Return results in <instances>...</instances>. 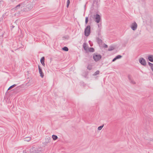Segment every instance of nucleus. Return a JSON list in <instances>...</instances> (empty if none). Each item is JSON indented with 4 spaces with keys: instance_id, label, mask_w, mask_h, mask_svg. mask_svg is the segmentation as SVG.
<instances>
[{
    "instance_id": "f257e3e1",
    "label": "nucleus",
    "mask_w": 153,
    "mask_h": 153,
    "mask_svg": "<svg viewBox=\"0 0 153 153\" xmlns=\"http://www.w3.org/2000/svg\"><path fill=\"white\" fill-rule=\"evenodd\" d=\"M24 3V8L22 10L23 12H27L33 8V5L30 1H26L22 2Z\"/></svg>"
},
{
    "instance_id": "f03ea898",
    "label": "nucleus",
    "mask_w": 153,
    "mask_h": 153,
    "mask_svg": "<svg viewBox=\"0 0 153 153\" xmlns=\"http://www.w3.org/2000/svg\"><path fill=\"white\" fill-rule=\"evenodd\" d=\"M42 151L41 148L35 146H32L30 149V153H41Z\"/></svg>"
},
{
    "instance_id": "7ed1b4c3",
    "label": "nucleus",
    "mask_w": 153,
    "mask_h": 153,
    "mask_svg": "<svg viewBox=\"0 0 153 153\" xmlns=\"http://www.w3.org/2000/svg\"><path fill=\"white\" fill-rule=\"evenodd\" d=\"M85 35L86 36H88L91 33V27L88 25L85 28L84 31Z\"/></svg>"
},
{
    "instance_id": "20e7f679",
    "label": "nucleus",
    "mask_w": 153,
    "mask_h": 153,
    "mask_svg": "<svg viewBox=\"0 0 153 153\" xmlns=\"http://www.w3.org/2000/svg\"><path fill=\"white\" fill-rule=\"evenodd\" d=\"M101 57L102 56L100 54H97L96 53L94 54L93 58L96 62H97L101 58Z\"/></svg>"
},
{
    "instance_id": "39448f33",
    "label": "nucleus",
    "mask_w": 153,
    "mask_h": 153,
    "mask_svg": "<svg viewBox=\"0 0 153 153\" xmlns=\"http://www.w3.org/2000/svg\"><path fill=\"white\" fill-rule=\"evenodd\" d=\"M94 16L95 18V22L97 23L100 22L101 20V16L98 14H96V15H94Z\"/></svg>"
},
{
    "instance_id": "423d86ee",
    "label": "nucleus",
    "mask_w": 153,
    "mask_h": 153,
    "mask_svg": "<svg viewBox=\"0 0 153 153\" xmlns=\"http://www.w3.org/2000/svg\"><path fill=\"white\" fill-rule=\"evenodd\" d=\"M137 25L135 22H133L131 24V27L132 30L134 31L136 30L137 29Z\"/></svg>"
},
{
    "instance_id": "0eeeda50",
    "label": "nucleus",
    "mask_w": 153,
    "mask_h": 153,
    "mask_svg": "<svg viewBox=\"0 0 153 153\" xmlns=\"http://www.w3.org/2000/svg\"><path fill=\"white\" fill-rule=\"evenodd\" d=\"M139 62L143 65L146 66V60L143 58H140L139 59Z\"/></svg>"
},
{
    "instance_id": "6e6552de",
    "label": "nucleus",
    "mask_w": 153,
    "mask_h": 153,
    "mask_svg": "<svg viewBox=\"0 0 153 153\" xmlns=\"http://www.w3.org/2000/svg\"><path fill=\"white\" fill-rule=\"evenodd\" d=\"M24 3H21L17 5L15 8H13V9H14L15 10H17L19 9L22 8L23 7V6H24Z\"/></svg>"
},
{
    "instance_id": "1a4fd4ad",
    "label": "nucleus",
    "mask_w": 153,
    "mask_h": 153,
    "mask_svg": "<svg viewBox=\"0 0 153 153\" xmlns=\"http://www.w3.org/2000/svg\"><path fill=\"white\" fill-rule=\"evenodd\" d=\"M38 69L39 72L40 74V76L42 78L44 76V74L42 72V69L39 65H38Z\"/></svg>"
},
{
    "instance_id": "9d476101",
    "label": "nucleus",
    "mask_w": 153,
    "mask_h": 153,
    "mask_svg": "<svg viewBox=\"0 0 153 153\" xmlns=\"http://www.w3.org/2000/svg\"><path fill=\"white\" fill-rule=\"evenodd\" d=\"M45 59V57L44 56L42 57L40 59L41 63L43 66H45V64L44 62Z\"/></svg>"
},
{
    "instance_id": "9b49d317",
    "label": "nucleus",
    "mask_w": 153,
    "mask_h": 153,
    "mask_svg": "<svg viewBox=\"0 0 153 153\" xmlns=\"http://www.w3.org/2000/svg\"><path fill=\"white\" fill-rule=\"evenodd\" d=\"M148 59L150 62H153V55H149L148 56Z\"/></svg>"
},
{
    "instance_id": "f8f14e48",
    "label": "nucleus",
    "mask_w": 153,
    "mask_h": 153,
    "mask_svg": "<svg viewBox=\"0 0 153 153\" xmlns=\"http://www.w3.org/2000/svg\"><path fill=\"white\" fill-rule=\"evenodd\" d=\"M4 2L3 1H0V9L4 7Z\"/></svg>"
},
{
    "instance_id": "ddd939ff",
    "label": "nucleus",
    "mask_w": 153,
    "mask_h": 153,
    "mask_svg": "<svg viewBox=\"0 0 153 153\" xmlns=\"http://www.w3.org/2000/svg\"><path fill=\"white\" fill-rule=\"evenodd\" d=\"M51 138L50 137H48L45 139V140L46 142H45V143H48L50 142L51 141Z\"/></svg>"
},
{
    "instance_id": "4468645a",
    "label": "nucleus",
    "mask_w": 153,
    "mask_h": 153,
    "mask_svg": "<svg viewBox=\"0 0 153 153\" xmlns=\"http://www.w3.org/2000/svg\"><path fill=\"white\" fill-rule=\"evenodd\" d=\"M97 42L98 43L100 44H101L102 42V40L99 38L97 39Z\"/></svg>"
},
{
    "instance_id": "2eb2a0df",
    "label": "nucleus",
    "mask_w": 153,
    "mask_h": 153,
    "mask_svg": "<svg viewBox=\"0 0 153 153\" xmlns=\"http://www.w3.org/2000/svg\"><path fill=\"white\" fill-rule=\"evenodd\" d=\"M83 47L84 49L85 50V51L87 50V45L86 43H83Z\"/></svg>"
},
{
    "instance_id": "dca6fc26",
    "label": "nucleus",
    "mask_w": 153,
    "mask_h": 153,
    "mask_svg": "<svg viewBox=\"0 0 153 153\" xmlns=\"http://www.w3.org/2000/svg\"><path fill=\"white\" fill-rule=\"evenodd\" d=\"M88 50L89 52H93L94 51V49L93 48H90L88 49Z\"/></svg>"
},
{
    "instance_id": "f3484780",
    "label": "nucleus",
    "mask_w": 153,
    "mask_h": 153,
    "mask_svg": "<svg viewBox=\"0 0 153 153\" xmlns=\"http://www.w3.org/2000/svg\"><path fill=\"white\" fill-rule=\"evenodd\" d=\"M52 137L53 138V140H56L58 138L57 136L56 135H52Z\"/></svg>"
},
{
    "instance_id": "a211bd4d",
    "label": "nucleus",
    "mask_w": 153,
    "mask_h": 153,
    "mask_svg": "<svg viewBox=\"0 0 153 153\" xmlns=\"http://www.w3.org/2000/svg\"><path fill=\"white\" fill-rule=\"evenodd\" d=\"M62 49L63 50L65 51H68V48L66 46H65L63 47L62 48Z\"/></svg>"
},
{
    "instance_id": "6ab92c4d",
    "label": "nucleus",
    "mask_w": 153,
    "mask_h": 153,
    "mask_svg": "<svg viewBox=\"0 0 153 153\" xmlns=\"http://www.w3.org/2000/svg\"><path fill=\"white\" fill-rule=\"evenodd\" d=\"M114 49V47L112 46H110L108 48V50L109 51H111Z\"/></svg>"
},
{
    "instance_id": "aec40b11",
    "label": "nucleus",
    "mask_w": 153,
    "mask_h": 153,
    "mask_svg": "<svg viewBox=\"0 0 153 153\" xmlns=\"http://www.w3.org/2000/svg\"><path fill=\"white\" fill-rule=\"evenodd\" d=\"M149 65L150 66L151 69H152L153 68V64L150 62H148Z\"/></svg>"
},
{
    "instance_id": "412c9836",
    "label": "nucleus",
    "mask_w": 153,
    "mask_h": 153,
    "mask_svg": "<svg viewBox=\"0 0 153 153\" xmlns=\"http://www.w3.org/2000/svg\"><path fill=\"white\" fill-rule=\"evenodd\" d=\"M104 126V125H103L101 126H100L99 127H98V130H100L102 129V128Z\"/></svg>"
},
{
    "instance_id": "4be33fe9",
    "label": "nucleus",
    "mask_w": 153,
    "mask_h": 153,
    "mask_svg": "<svg viewBox=\"0 0 153 153\" xmlns=\"http://www.w3.org/2000/svg\"><path fill=\"white\" fill-rule=\"evenodd\" d=\"M16 84H14L11 86H10L9 88H8V90H9L12 88H13V87H14L15 86H16Z\"/></svg>"
},
{
    "instance_id": "5701e85b",
    "label": "nucleus",
    "mask_w": 153,
    "mask_h": 153,
    "mask_svg": "<svg viewBox=\"0 0 153 153\" xmlns=\"http://www.w3.org/2000/svg\"><path fill=\"white\" fill-rule=\"evenodd\" d=\"M88 21V17H87L85 18V24H87Z\"/></svg>"
},
{
    "instance_id": "b1692460",
    "label": "nucleus",
    "mask_w": 153,
    "mask_h": 153,
    "mask_svg": "<svg viewBox=\"0 0 153 153\" xmlns=\"http://www.w3.org/2000/svg\"><path fill=\"white\" fill-rule=\"evenodd\" d=\"M100 73V71H97L94 73V76L97 75L98 74Z\"/></svg>"
},
{
    "instance_id": "393cba45",
    "label": "nucleus",
    "mask_w": 153,
    "mask_h": 153,
    "mask_svg": "<svg viewBox=\"0 0 153 153\" xmlns=\"http://www.w3.org/2000/svg\"><path fill=\"white\" fill-rule=\"evenodd\" d=\"M87 68L89 70H90L92 69V67L91 65H88L87 67Z\"/></svg>"
},
{
    "instance_id": "a878e982",
    "label": "nucleus",
    "mask_w": 153,
    "mask_h": 153,
    "mask_svg": "<svg viewBox=\"0 0 153 153\" xmlns=\"http://www.w3.org/2000/svg\"><path fill=\"white\" fill-rule=\"evenodd\" d=\"M117 59L121 58L122 57V56L120 55H118L115 57Z\"/></svg>"
},
{
    "instance_id": "bb28decb",
    "label": "nucleus",
    "mask_w": 153,
    "mask_h": 153,
    "mask_svg": "<svg viewBox=\"0 0 153 153\" xmlns=\"http://www.w3.org/2000/svg\"><path fill=\"white\" fill-rule=\"evenodd\" d=\"M130 82L133 84H134L135 83L134 81H133L132 79L130 81Z\"/></svg>"
},
{
    "instance_id": "cd10ccee",
    "label": "nucleus",
    "mask_w": 153,
    "mask_h": 153,
    "mask_svg": "<svg viewBox=\"0 0 153 153\" xmlns=\"http://www.w3.org/2000/svg\"><path fill=\"white\" fill-rule=\"evenodd\" d=\"M30 139H31L30 138V137H29L28 138V139L25 140L26 141H27L28 142V141H30Z\"/></svg>"
},
{
    "instance_id": "c85d7f7f",
    "label": "nucleus",
    "mask_w": 153,
    "mask_h": 153,
    "mask_svg": "<svg viewBox=\"0 0 153 153\" xmlns=\"http://www.w3.org/2000/svg\"><path fill=\"white\" fill-rule=\"evenodd\" d=\"M103 47L105 48H107L108 47V45L105 44H104Z\"/></svg>"
},
{
    "instance_id": "c756f323",
    "label": "nucleus",
    "mask_w": 153,
    "mask_h": 153,
    "mask_svg": "<svg viewBox=\"0 0 153 153\" xmlns=\"http://www.w3.org/2000/svg\"><path fill=\"white\" fill-rule=\"evenodd\" d=\"M117 59L116 58V57H115L113 60H112V62H114Z\"/></svg>"
},
{
    "instance_id": "7c9ffc66",
    "label": "nucleus",
    "mask_w": 153,
    "mask_h": 153,
    "mask_svg": "<svg viewBox=\"0 0 153 153\" xmlns=\"http://www.w3.org/2000/svg\"><path fill=\"white\" fill-rule=\"evenodd\" d=\"M22 153H27L26 151V150H23Z\"/></svg>"
},
{
    "instance_id": "2f4dec72",
    "label": "nucleus",
    "mask_w": 153,
    "mask_h": 153,
    "mask_svg": "<svg viewBox=\"0 0 153 153\" xmlns=\"http://www.w3.org/2000/svg\"><path fill=\"white\" fill-rule=\"evenodd\" d=\"M128 78L129 79V80L130 81L131 80V78H130V76L129 75V76H128Z\"/></svg>"
},
{
    "instance_id": "473e14b6",
    "label": "nucleus",
    "mask_w": 153,
    "mask_h": 153,
    "mask_svg": "<svg viewBox=\"0 0 153 153\" xmlns=\"http://www.w3.org/2000/svg\"><path fill=\"white\" fill-rule=\"evenodd\" d=\"M67 4H70V1L69 0H68L67 1Z\"/></svg>"
},
{
    "instance_id": "72a5a7b5",
    "label": "nucleus",
    "mask_w": 153,
    "mask_h": 153,
    "mask_svg": "<svg viewBox=\"0 0 153 153\" xmlns=\"http://www.w3.org/2000/svg\"><path fill=\"white\" fill-rule=\"evenodd\" d=\"M69 4H67V7H68L69 6Z\"/></svg>"
},
{
    "instance_id": "f704fd0d",
    "label": "nucleus",
    "mask_w": 153,
    "mask_h": 153,
    "mask_svg": "<svg viewBox=\"0 0 153 153\" xmlns=\"http://www.w3.org/2000/svg\"><path fill=\"white\" fill-rule=\"evenodd\" d=\"M100 34L99 33H98V35H99Z\"/></svg>"
}]
</instances>
